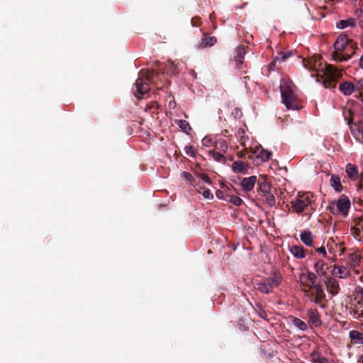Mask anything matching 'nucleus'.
I'll return each mask as SVG.
<instances>
[{
  "label": "nucleus",
  "mask_w": 363,
  "mask_h": 363,
  "mask_svg": "<svg viewBox=\"0 0 363 363\" xmlns=\"http://www.w3.org/2000/svg\"><path fill=\"white\" fill-rule=\"evenodd\" d=\"M303 66L310 71L316 72L318 82H323L325 88H333L332 83L337 81L342 77V72L331 65L323 64L318 56H313L303 60Z\"/></svg>",
  "instance_id": "f257e3e1"
},
{
  "label": "nucleus",
  "mask_w": 363,
  "mask_h": 363,
  "mask_svg": "<svg viewBox=\"0 0 363 363\" xmlns=\"http://www.w3.org/2000/svg\"><path fill=\"white\" fill-rule=\"evenodd\" d=\"M333 57L337 62H345L352 57L355 52L356 44L346 35H340L334 43Z\"/></svg>",
  "instance_id": "f03ea898"
},
{
  "label": "nucleus",
  "mask_w": 363,
  "mask_h": 363,
  "mask_svg": "<svg viewBox=\"0 0 363 363\" xmlns=\"http://www.w3.org/2000/svg\"><path fill=\"white\" fill-rule=\"evenodd\" d=\"M313 194L311 192H298L291 201V211L301 213L313 210Z\"/></svg>",
  "instance_id": "7ed1b4c3"
},
{
  "label": "nucleus",
  "mask_w": 363,
  "mask_h": 363,
  "mask_svg": "<svg viewBox=\"0 0 363 363\" xmlns=\"http://www.w3.org/2000/svg\"><path fill=\"white\" fill-rule=\"evenodd\" d=\"M282 102L288 109L297 110L298 104L294 92V86L291 81L282 79L280 84Z\"/></svg>",
  "instance_id": "20e7f679"
},
{
  "label": "nucleus",
  "mask_w": 363,
  "mask_h": 363,
  "mask_svg": "<svg viewBox=\"0 0 363 363\" xmlns=\"http://www.w3.org/2000/svg\"><path fill=\"white\" fill-rule=\"evenodd\" d=\"M154 74L152 71H141L139 77L135 82L133 93L135 96L140 99L147 94L150 89V84L153 83Z\"/></svg>",
  "instance_id": "39448f33"
},
{
  "label": "nucleus",
  "mask_w": 363,
  "mask_h": 363,
  "mask_svg": "<svg viewBox=\"0 0 363 363\" xmlns=\"http://www.w3.org/2000/svg\"><path fill=\"white\" fill-rule=\"evenodd\" d=\"M350 208V201L345 196H342L336 203H332L330 210L333 214L346 216Z\"/></svg>",
  "instance_id": "423d86ee"
},
{
  "label": "nucleus",
  "mask_w": 363,
  "mask_h": 363,
  "mask_svg": "<svg viewBox=\"0 0 363 363\" xmlns=\"http://www.w3.org/2000/svg\"><path fill=\"white\" fill-rule=\"evenodd\" d=\"M279 283L280 279L278 277H274L256 284L255 289L262 293L268 294L274 287L277 286Z\"/></svg>",
  "instance_id": "0eeeda50"
},
{
  "label": "nucleus",
  "mask_w": 363,
  "mask_h": 363,
  "mask_svg": "<svg viewBox=\"0 0 363 363\" xmlns=\"http://www.w3.org/2000/svg\"><path fill=\"white\" fill-rule=\"evenodd\" d=\"M311 296V299L317 304H321L322 301L325 298V294L323 286L320 284H315L307 291Z\"/></svg>",
  "instance_id": "6e6552de"
},
{
  "label": "nucleus",
  "mask_w": 363,
  "mask_h": 363,
  "mask_svg": "<svg viewBox=\"0 0 363 363\" xmlns=\"http://www.w3.org/2000/svg\"><path fill=\"white\" fill-rule=\"evenodd\" d=\"M316 275L313 272H305L300 275L301 284L304 287V291H308L315 284Z\"/></svg>",
  "instance_id": "1a4fd4ad"
},
{
  "label": "nucleus",
  "mask_w": 363,
  "mask_h": 363,
  "mask_svg": "<svg viewBox=\"0 0 363 363\" xmlns=\"http://www.w3.org/2000/svg\"><path fill=\"white\" fill-rule=\"evenodd\" d=\"M350 130L355 139L359 143H363V122L351 124Z\"/></svg>",
  "instance_id": "9d476101"
},
{
  "label": "nucleus",
  "mask_w": 363,
  "mask_h": 363,
  "mask_svg": "<svg viewBox=\"0 0 363 363\" xmlns=\"http://www.w3.org/2000/svg\"><path fill=\"white\" fill-rule=\"evenodd\" d=\"M333 276L340 279H346L350 276V270L343 265H335L332 271Z\"/></svg>",
  "instance_id": "9b49d317"
},
{
  "label": "nucleus",
  "mask_w": 363,
  "mask_h": 363,
  "mask_svg": "<svg viewBox=\"0 0 363 363\" xmlns=\"http://www.w3.org/2000/svg\"><path fill=\"white\" fill-rule=\"evenodd\" d=\"M325 285L328 291L333 296L337 295L340 291V286L338 281L333 277H329L325 281Z\"/></svg>",
  "instance_id": "f8f14e48"
},
{
  "label": "nucleus",
  "mask_w": 363,
  "mask_h": 363,
  "mask_svg": "<svg viewBox=\"0 0 363 363\" xmlns=\"http://www.w3.org/2000/svg\"><path fill=\"white\" fill-rule=\"evenodd\" d=\"M253 153L256 155L257 159L261 160V162L268 161L272 155L271 152L263 149L260 145L255 147Z\"/></svg>",
  "instance_id": "ddd939ff"
},
{
  "label": "nucleus",
  "mask_w": 363,
  "mask_h": 363,
  "mask_svg": "<svg viewBox=\"0 0 363 363\" xmlns=\"http://www.w3.org/2000/svg\"><path fill=\"white\" fill-rule=\"evenodd\" d=\"M257 182L256 176H250L245 177L241 181V186L244 191L248 192L253 189L255 183Z\"/></svg>",
  "instance_id": "4468645a"
},
{
  "label": "nucleus",
  "mask_w": 363,
  "mask_h": 363,
  "mask_svg": "<svg viewBox=\"0 0 363 363\" xmlns=\"http://www.w3.org/2000/svg\"><path fill=\"white\" fill-rule=\"evenodd\" d=\"M307 315L309 319V323L314 327H318L321 325L320 317L316 310L308 309L307 311Z\"/></svg>",
  "instance_id": "2eb2a0df"
},
{
  "label": "nucleus",
  "mask_w": 363,
  "mask_h": 363,
  "mask_svg": "<svg viewBox=\"0 0 363 363\" xmlns=\"http://www.w3.org/2000/svg\"><path fill=\"white\" fill-rule=\"evenodd\" d=\"M236 55L235 56V61L238 68L240 69L242 67L244 64V57L245 55V50L243 46H238L235 50Z\"/></svg>",
  "instance_id": "dca6fc26"
},
{
  "label": "nucleus",
  "mask_w": 363,
  "mask_h": 363,
  "mask_svg": "<svg viewBox=\"0 0 363 363\" xmlns=\"http://www.w3.org/2000/svg\"><path fill=\"white\" fill-rule=\"evenodd\" d=\"M248 168V164L242 161H235L232 164V170L237 174H245Z\"/></svg>",
  "instance_id": "f3484780"
},
{
  "label": "nucleus",
  "mask_w": 363,
  "mask_h": 363,
  "mask_svg": "<svg viewBox=\"0 0 363 363\" xmlns=\"http://www.w3.org/2000/svg\"><path fill=\"white\" fill-rule=\"evenodd\" d=\"M291 254L297 259H303L306 253L303 247L300 245H292L289 247Z\"/></svg>",
  "instance_id": "a211bd4d"
},
{
  "label": "nucleus",
  "mask_w": 363,
  "mask_h": 363,
  "mask_svg": "<svg viewBox=\"0 0 363 363\" xmlns=\"http://www.w3.org/2000/svg\"><path fill=\"white\" fill-rule=\"evenodd\" d=\"M339 89L345 95H350L353 91H354L355 86L351 82H345L340 84Z\"/></svg>",
  "instance_id": "6ab92c4d"
},
{
  "label": "nucleus",
  "mask_w": 363,
  "mask_h": 363,
  "mask_svg": "<svg viewBox=\"0 0 363 363\" xmlns=\"http://www.w3.org/2000/svg\"><path fill=\"white\" fill-rule=\"evenodd\" d=\"M300 239L307 246H312L313 243V236L311 231L305 230L300 235Z\"/></svg>",
  "instance_id": "aec40b11"
},
{
  "label": "nucleus",
  "mask_w": 363,
  "mask_h": 363,
  "mask_svg": "<svg viewBox=\"0 0 363 363\" xmlns=\"http://www.w3.org/2000/svg\"><path fill=\"white\" fill-rule=\"evenodd\" d=\"M349 337L354 344L363 345V333L357 330H351Z\"/></svg>",
  "instance_id": "412c9836"
},
{
  "label": "nucleus",
  "mask_w": 363,
  "mask_h": 363,
  "mask_svg": "<svg viewBox=\"0 0 363 363\" xmlns=\"http://www.w3.org/2000/svg\"><path fill=\"white\" fill-rule=\"evenodd\" d=\"M361 255L357 251L351 253L348 260L350 267L354 269L357 267L361 261Z\"/></svg>",
  "instance_id": "4be33fe9"
},
{
  "label": "nucleus",
  "mask_w": 363,
  "mask_h": 363,
  "mask_svg": "<svg viewBox=\"0 0 363 363\" xmlns=\"http://www.w3.org/2000/svg\"><path fill=\"white\" fill-rule=\"evenodd\" d=\"M355 26V20L350 18L345 20H340L337 22L336 27L339 29H345L347 27H354Z\"/></svg>",
  "instance_id": "5701e85b"
},
{
  "label": "nucleus",
  "mask_w": 363,
  "mask_h": 363,
  "mask_svg": "<svg viewBox=\"0 0 363 363\" xmlns=\"http://www.w3.org/2000/svg\"><path fill=\"white\" fill-rule=\"evenodd\" d=\"M346 173L351 179L355 180L358 177V171L354 164H348L346 166Z\"/></svg>",
  "instance_id": "b1692460"
},
{
  "label": "nucleus",
  "mask_w": 363,
  "mask_h": 363,
  "mask_svg": "<svg viewBox=\"0 0 363 363\" xmlns=\"http://www.w3.org/2000/svg\"><path fill=\"white\" fill-rule=\"evenodd\" d=\"M330 185L337 192H340L342 190V186L338 176L332 175L330 178Z\"/></svg>",
  "instance_id": "393cba45"
},
{
  "label": "nucleus",
  "mask_w": 363,
  "mask_h": 363,
  "mask_svg": "<svg viewBox=\"0 0 363 363\" xmlns=\"http://www.w3.org/2000/svg\"><path fill=\"white\" fill-rule=\"evenodd\" d=\"M325 263L323 260L318 259L314 264V269L317 274L320 277L325 276L326 272L324 269Z\"/></svg>",
  "instance_id": "a878e982"
},
{
  "label": "nucleus",
  "mask_w": 363,
  "mask_h": 363,
  "mask_svg": "<svg viewBox=\"0 0 363 363\" xmlns=\"http://www.w3.org/2000/svg\"><path fill=\"white\" fill-rule=\"evenodd\" d=\"M350 314L355 319H361L363 318V308H360L357 303L350 308Z\"/></svg>",
  "instance_id": "bb28decb"
},
{
  "label": "nucleus",
  "mask_w": 363,
  "mask_h": 363,
  "mask_svg": "<svg viewBox=\"0 0 363 363\" xmlns=\"http://www.w3.org/2000/svg\"><path fill=\"white\" fill-rule=\"evenodd\" d=\"M291 323L300 330H306L307 329V325L303 320L299 318L292 317Z\"/></svg>",
  "instance_id": "cd10ccee"
},
{
  "label": "nucleus",
  "mask_w": 363,
  "mask_h": 363,
  "mask_svg": "<svg viewBox=\"0 0 363 363\" xmlns=\"http://www.w3.org/2000/svg\"><path fill=\"white\" fill-rule=\"evenodd\" d=\"M354 296L357 303L360 306V308H363V288L357 289Z\"/></svg>",
  "instance_id": "c85d7f7f"
},
{
  "label": "nucleus",
  "mask_w": 363,
  "mask_h": 363,
  "mask_svg": "<svg viewBox=\"0 0 363 363\" xmlns=\"http://www.w3.org/2000/svg\"><path fill=\"white\" fill-rule=\"evenodd\" d=\"M176 123L178 124L180 129L184 133H188L189 131L191 130V127L187 121L184 120H178Z\"/></svg>",
  "instance_id": "c756f323"
},
{
  "label": "nucleus",
  "mask_w": 363,
  "mask_h": 363,
  "mask_svg": "<svg viewBox=\"0 0 363 363\" xmlns=\"http://www.w3.org/2000/svg\"><path fill=\"white\" fill-rule=\"evenodd\" d=\"M216 38L215 37L205 36L202 39L201 44L203 47L212 46L216 43Z\"/></svg>",
  "instance_id": "7c9ffc66"
},
{
  "label": "nucleus",
  "mask_w": 363,
  "mask_h": 363,
  "mask_svg": "<svg viewBox=\"0 0 363 363\" xmlns=\"http://www.w3.org/2000/svg\"><path fill=\"white\" fill-rule=\"evenodd\" d=\"M208 155L213 158L214 160L217 162H223L225 160V157L223 154L220 152H217L214 150H210L208 152Z\"/></svg>",
  "instance_id": "2f4dec72"
},
{
  "label": "nucleus",
  "mask_w": 363,
  "mask_h": 363,
  "mask_svg": "<svg viewBox=\"0 0 363 363\" xmlns=\"http://www.w3.org/2000/svg\"><path fill=\"white\" fill-rule=\"evenodd\" d=\"M311 356H312L311 362L313 363H329L328 360L326 358L319 356L314 352L312 353Z\"/></svg>",
  "instance_id": "473e14b6"
},
{
  "label": "nucleus",
  "mask_w": 363,
  "mask_h": 363,
  "mask_svg": "<svg viewBox=\"0 0 363 363\" xmlns=\"http://www.w3.org/2000/svg\"><path fill=\"white\" fill-rule=\"evenodd\" d=\"M228 199L227 201L233 203L235 206H240L242 203V200L236 196H228Z\"/></svg>",
  "instance_id": "72a5a7b5"
},
{
  "label": "nucleus",
  "mask_w": 363,
  "mask_h": 363,
  "mask_svg": "<svg viewBox=\"0 0 363 363\" xmlns=\"http://www.w3.org/2000/svg\"><path fill=\"white\" fill-rule=\"evenodd\" d=\"M351 234L352 235V236L358 240H361L362 238L363 237V232L362 233L360 231V230H357L356 229V227L355 226H353L352 228H351Z\"/></svg>",
  "instance_id": "f704fd0d"
},
{
  "label": "nucleus",
  "mask_w": 363,
  "mask_h": 363,
  "mask_svg": "<svg viewBox=\"0 0 363 363\" xmlns=\"http://www.w3.org/2000/svg\"><path fill=\"white\" fill-rule=\"evenodd\" d=\"M289 56H291V54L289 53H283L280 52L279 55L274 59L273 63L277 62V61H285Z\"/></svg>",
  "instance_id": "c9c22d12"
},
{
  "label": "nucleus",
  "mask_w": 363,
  "mask_h": 363,
  "mask_svg": "<svg viewBox=\"0 0 363 363\" xmlns=\"http://www.w3.org/2000/svg\"><path fill=\"white\" fill-rule=\"evenodd\" d=\"M181 177L186 179L187 182H189L191 184L194 185V177L193 176L189 174V172H182L181 173Z\"/></svg>",
  "instance_id": "e433bc0d"
},
{
  "label": "nucleus",
  "mask_w": 363,
  "mask_h": 363,
  "mask_svg": "<svg viewBox=\"0 0 363 363\" xmlns=\"http://www.w3.org/2000/svg\"><path fill=\"white\" fill-rule=\"evenodd\" d=\"M329 250L330 252L336 253L338 252L339 255H341L345 252V248L342 246V244H339L338 245H336V250L333 249L331 246L329 247Z\"/></svg>",
  "instance_id": "4c0bfd02"
},
{
  "label": "nucleus",
  "mask_w": 363,
  "mask_h": 363,
  "mask_svg": "<svg viewBox=\"0 0 363 363\" xmlns=\"http://www.w3.org/2000/svg\"><path fill=\"white\" fill-rule=\"evenodd\" d=\"M213 139L210 136H206L202 140V144L204 146L209 147L213 144Z\"/></svg>",
  "instance_id": "58836bf2"
},
{
  "label": "nucleus",
  "mask_w": 363,
  "mask_h": 363,
  "mask_svg": "<svg viewBox=\"0 0 363 363\" xmlns=\"http://www.w3.org/2000/svg\"><path fill=\"white\" fill-rule=\"evenodd\" d=\"M184 152L189 157H194L195 153L192 146H186L184 147Z\"/></svg>",
  "instance_id": "ea45409f"
},
{
  "label": "nucleus",
  "mask_w": 363,
  "mask_h": 363,
  "mask_svg": "<svg viewBox=\"0 0 363 363\" xmlns=\"http://www.w3.org/2000/svg\"><path fill=\"white\" fill-rule=\"evenodd\" d=\"M199 191V193L202 194L203 196L205 199H212L213 198V196L211 193L209 189H203V191L202 192L200 190Z\"/></svg>",
  "instance_id": "a19ab883"
},
{
  "label": "nucleus",
  "mask_w": 363,
  "mask_h": 363,
  "mask_svg": "<svg viewBox=\"0 0 363 363\" xmlns=\"http://www.w3.org/2000/svg\"><path fill=\"white\" fill-rule=\"evenodd\" d=\"M356 89L359 91V94L362 97V102H363V82L360 81L358 82Z\"/></svg>",
  "instance_id": "79ce46f5"
},
{
  "label": "nucleus",
  "mask_w": 363,
  "mask_h": 363,
  "mask_svg": "<svg viewBox=\"0 0 363 363\" xmlns=\"http://www.w3.org/2000/svg\"><path fill=\"white\" fill-rule=\"evenodd\" d=\"M316 252H318V253L323 255V256L325 257L326 256V249L325 247H318L316 249Z\"/></svg>",
  "instance_id": "37998d69"
},
{
  "label": "nucleus",
  "mask_w": 363,
  "mask_h": 363,
  "mask_svg": "<svg viewBox=\"0 0 363 363\" xmlns=\"http://www.w3.org/2000/svg\"><path fill=\"white\" fill-rule=\"evenodd\" d=\"M267 201L269 205H273L275 203V199L273 195H269Z\"/></svg>",
  "instance_id": "c03bdc74"
},
{
  "label": "nucleus",
  "mask_w": 363,
  "mask_h": 363,
  "mask_svg": "<svg viewBox=\"0 0 363 363\" xmlns=\"http://www.w3.org/2000/svg\"><path fill=\"white\" fill-rule=\"evenodd\" d=\"M191 24L193 26H199V18H193L191 19Z\"/></svg>",
  "instance_id": "a18cd8bd"
},
{
  "label": "nucleus",
  "mask_w": 363,
  "mask_h": 363,
  "mask_svg": "<svg viewBox=\"0 0 363 363\" xmlns=\"http://www.w3.org/2000/svg\"><path fill=\"white\" fill-rule=\"evenodd\" d=\"M269 186L267 184L264 183L260 185V189L262 191L267 192Z\"/></svg>",
  "instance_id": "49530a36"
},
{
  "label": "nucleus",
  "mask_w": 363,
  "mask_h": 363,
  "mask_svg": "<svg viewBox=\"0 0 363 363\" xmlns=\"http://www.w3.org/2000/svg\"><path fill=\"white\" fill-rule=\"evenodd\" d=\"M220 149L223 151H226V150L228 149V145L224 140L220 142Z\"/></svg>",
  "instance_id": "de8ad7c7"
},
{
  "label": "nucleus",
  "mask_w": 363,
  "mask_h": 363,
  "mask_svg": "<svg viewBox=\"0 0 363 363\" xmlns=\"http://www.w3.org/2000/svg\"><path fill=\"white\" fill-rule=\"evenodd\" d=\"M199 177H201V179L205 182V183H207V184H210L211 183V181L209 179V178L206 176V175H203V174H201L199 175Z\"/></svg>",
  "instance_id": "09e8293b"
},
{
  "label": "nucleus",
  "mask_w": 363,
  "mask_h": 363,
  "mask_svg": "<svg viewBox=\"0 0 363 363\" xmlns=\"http://www.w3.org/2000/svg\"><path fill=\"white\" fill-rule=\"evenodd\" d=\"M359 67L363 69V55L361 56L359 62Z\"/></svg>",
  "instance_id": "8fccbe9b"
},
{
  "label": "nucleus",
  "mask_w": 363,
  "mask_h": 363,
  "mask_svg": "<svg viewBox=\"0 0 363 363\" xmlns=\"http://www.w3.org/2000/svg\"><path fill=\"white\" fill-rule=\"evenodd\" d=\"M357 363H363V357L362 356L359 357V358L357 361Z\"/></svg>",
  "instance_id": "3c124183"
},
{
  "label": "nucleus",
  "mask_w": 363,
  "mask_h": 363,
  "mask_svg": "<svg viewBox=\"0 0 363 363\" xmlns=\"http://www.w3.org/2000/svg\"><path fill=\"white\" fill-rule=\"evenodd\" d=\"M240 132H241L242 133H244V130H240Z\"/></svg>",
  "instance_id": "603ef678"
}]
</instances>
